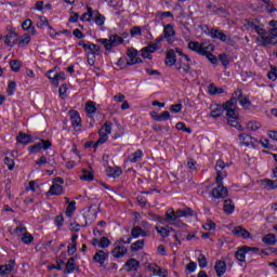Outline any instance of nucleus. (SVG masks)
<instances>
[{
  "label": "nucleus",
  "instance_id": "nucleus-33",
  "mask_svg": "<svg viewBox=\"0 0 277 277\" xmlns=\"http://www.w3.org/2000/svg\"><path fill=\"white\" fill-rule=\"evenodd\" d=\"M143 156H144V153L142 151V149H138L134 151L132 156L129 157V161L131 163H137V161H140V159H142Z\"/></svg>",
  "mask_w": 277,
  "mask_h": 277
},
{
  "label": "nucleus",
  "instance_id": "nucleus-34",
  "mask_svg": "<svg viewBox=\"0 0 277 277\" xmlns=\"http://www.w3.org/2000/svg\"><path fill=\"white\" fill-rule=\"evenodd\" d=\"M144 239H141V240H136L135 242H133L131 246H130V250L132 252H137L138 250H143L144 249Z\"/></svg>",
  "mask_w": 277,
  "mask_h": 277
},
{
  "label": "nucleus",
  "instance_id": "nucleus-13",
  "mask_svg": "<svg viewBox=\"0 0 277 277\" xmlns=\"http://www.w3.org/2000/svg\"><path fill=\"white\" fill-rule=\"evenodd\" d=\"M69 118L71 120V124L76 131L81 130V117L77 110L69 111Z\"/></svg>",
  "mask_w": 277,
  "mask_h": 277
},
{
  "label": "nucleus",
  "instance_id": "nucleus-19",
  "mask_svg": "<svg viewBox=\"0 0 277 277\" xmlns=\"http://www.w3.org/2000/svg\"><path fill=\"white\" fill-rule=\"evenodd\" d=\"M214 269L216 272V276L222 277L226 274V262L220 260L215 263Z\"/></svg>",
  "mask_w": 277,
  "mask_h": 277
},
{
  "label": "nucleus",
  "instance_id": "nucleus-61",
  "mask_svg": "<svg viewBox=\"0 0 277 277\" xmlns=\"http://www.w3.org/2000/svg\"><path fill=\"white\" fill-rule=\"evenodd\" d=\"M268 79H271V81H276L277 79V68L276 67H272L271 71L267 75Z\"/></svg>",
  "mask_w": 277,
  "mask_h": 277
},
{
  "label": "nucleus",
  "instance_id": "nucleus-50",
  "mask_svg": "<svg viewBox=\"0 0 277 277\" xmlns=\"http://www.w3.org/2000/svg\"><path fill=\"white\" fill-rule=\"evenodd\" d=\"M199 267L205 268L209 265V261H207V256L205 254H200L198 258Z\"/></svg>",
  "mask_w": 277,
  "mask_h": 277
},
{
  "label": "nucleus",
  "instance_id": "nucleus-37",
  "mask_svg": "<svg viewBox=\"0 0 277 277\" xmlns=\"http://www.w3.org/2000/svg\"><path fill=\"white\" fill-rule=\"evenodd\" d=\"M238 119L239 118L227 119V123L229 124V127H234L238 131H243V127H241V124H239Z\"/></svg>",
  "mask_w": 277,
  "mask_h": 277
},
{
  "label": "nucleus",
  "instance_id": "nucleus-63",
  "mask_svg": "<svg viewBox=\"0 0 277 277\" xmlns=\"http://www.w3.org/2000/svg\"><path fill=\"white\" fill-rule=\"evenodd\" d=\"M144 49L147 50L149 54H151V53H155V51H157V49H159V45H157V43H151V44L145 47Z\"/></svg>",
  "mask_w": 277,
  "mask_h": 277
},
{
  "label": "nucleus",
  "instance_id": "nucleus-44",
  "mask_svg": "<svg viewBox=\"0 0 277 277\" xmlns=\"http://www.w3.org/2000/svg\"><path fill=\"white\" fill-rule=\"evenodd\" d=\"M29 42H31V36H29V34H24L21 38H19V44L22 47H27V44H29Z\"/></svg>",
  "mask_w": 277,
  "mask_h": 277
},
{
  "label": "nucleus",
  "instance_id": "nucleus-35",
  "mask_svg": "<svg viewBox=\"0 0 277 277\" xmlns=\"http://www.w3.org/2000/svg\"><path fill=\"white\" fill-rule=\"evenodd\" d=\"M163 34L166 38H172L173 36H175L176 32L174 31V26H172V24H168L167 26H164Z\"/></svg>",
  "mask_w": 277,
  "mask_h": 277
},
{
  "label": "nucleus",
  "instance_id": "nucleus-59",
  "mask_svg": "<svg viewBox=\"0 0 277 277\" xmlns=\"http://www.w3.org/2000/svg\"><path fill=\"white\" fill-rule=\"evenodd\" d=\"M131 236H123L119 240H117L115 243H118L119 246H122V243L129 245L131 243Z\"/></svg>",
  "mask_w": 277,
  "mask_h": 277
},
{
  "label": "nucleus",
  "instance_id": "nucleus-56",
  "mask_svg": "<svg viewBox=\"0 0 277 277\" xmlns=\"http://www.w3.org/2000/svg\"><path fill=\"white\" fill-rule=\"evenodd\" d=\"M258 1H262V3H264V5L269 14H272V12H276V8H274V5H272L269 3V0H258Z\"/></svg>",
  "mask_w": 277,
  "mask_h": 277
},
{
  "label": "nucleus",
  "instance_id": "nucleus-49",
  "mask_svg": "<svg viewBox=\"0 0 277 277\" xmlns=\"http://www.w3.org/2000/svg\"><path fill=\"white\" fill-rule=\"evenodd\" d=\"M16 91V82L15 81H9V85L6 89V92L9 96L14 95V92Z\"/></svg>",
  "mask_w": 277,
  "mask_h": 277
},
{
  "label": "nucleus",
  "instance_id": "nucleus-38",
  "mask_svg": "<svg viewBox=\"0 0 277 277\" xmlns=\"http://www.w3.org/2000/svg\"><path fill=\"white\" fill-rule=\"evenodd\" d=\"M156 230L159 235H161V237H163V239H166V237L170 236V230H174L173 228L170 227H156Z\"/></svg>",
  "mask_w": 277,
  "mask_h": 277
},
{
  "label": "nucleus",
  "instance_id": "nucleus-27",
  "mask_svg": "<svg viewBox=\"0 0 277 277\" xmlns=\"http://www.w3.org/2000/svg\"><path fill=\"white\" fill-rule=\"evenodd\" d=\"M49 193L51 194V196H62V194H64V188L62 187V185L53 183V185L50 187Z\"/></svg>",
  "mask_w": 277,
  "mask_h": 277
},
{
  "label": "nucleus",
  "instance_id": "nucleus-60",
  "mask_svg": "<svg viewBox=\"0 0 277 277\" xmlns=\"http://www.w3.org/2000/svg\"><path fill=\"white\" fill-rule=\"evenodd\" d=\"M163 120H170V111L164 110L160 114V117H157L158 122H161Z\"/></svg>",
  "mask_w": 277,
  "mask_h": 277
},
{
  "label": "nucleus",
  "instance_id": "nucleus-2",
  "mask_svg": "<svg viewBox=\"0 0 277 277\" xmlns=\"http://www.w3.org/2000/svg\"><path fill=\"white\" fill-rule=\"evenodd\" d=\"M188 49L190 51H195V53H198V55H205L206 51H215V47L212 43H200L198 41H189Z\"/></svg>",
  "mask_w": 277,
  "mask_h": 277
},
{
  "label": "nucleus",
  "instance_id": "nucleus-21",
  "mask_svg": "<svg viewBox=\"0 0 277 277\" xmlns=\"http://www.w3.org/2000/svg\"><path fill=\"white\" fill-rule=\"evenodd\" d=\"M164 64L167 66H174V64H176V52L174 50H169L167 52Z\"/></svg>",
  "mask_w": 277,
  "mask_h": 277
},
{
  "label": "nucleus",
  "instance_id": "nucleus-36",
  "mask_svg": "<svg viewBox=\"0 0 277 277\" xmlns=\"http://www.w3.org/2000/svg\"><path fill=\"white\" fill-rule=\"evenodd\" d=\"M213 51H214V50H207V51L203 53V56L207 57L211 64H217V57L212 54Z\"/></svg>",
  "mask_w": 277,
  "mask_h": 277
},
{
  "label": "nucleus",
  "instance_id": "nucleus-51",
  "mask_svg": "<svg viewBox=\"0 0 277 277\" xmlns=\"http://www.w3.org/2000/svg\"><path fill=\"white\" fill-rule=\"evenodd\" d=\"M14 233L18 237H23L27 233V227L19 225L15 228Z\"/></svg>",
  "mask_w": 277,
  "mask_h": 277
},
{
  "label": "nucleus",
  "instance_id": "nucleus-57",
  "mask_svg": "<svg viewBox=\"0 0 277 277\" xmlns=\"http://www.w3.org/2000/svg\"><path fill=\"white\" fill-rule=\"evenodd\" d=\"M265 3L263 1L255 0V3L251 6L256 10L258 12H263Z\"/></svg>",
  "mask_w": 277,
  "mask_h": 277
},
{
  "label": "nucleus",
  "instance_id": "nucleus-52",
  "mask_svg": "<svg viewBox=\"0 0 277 277\" xmlns=\"http://www.w3.org/2000/svg\"><path fill=\"white\" fill-rule=\"evenodd\" d=\"M80 179L81 181H94V175L90 171H83Z\"/></svg>",
  "mask_w": 277,
  "mask_h": 277
},
{
  "label": "nucleus",
  "instance_id": "nucleus-15",
  "mask_svg": "<svg viewBox=\"0 0 277 277\" xmlns=\"http://www.w3.org/2000/svg\"><path fill=\"white\" fill-rule=\"evenodd\" d=\"M115 246L116 247L113 250V256L115 259H122V256H124L127 254V252H129L127 247H124L123 245H118L115 242Z\"/></svg>",
  "mask_w": 277,
  "mask_h": 277
},
{
  "label": "nucleus",
  "instance_id": "nucleus-62",
  "mask_svg": "<svg viewBox=\"0 0 277 277\" xmlns=\"http://www.w3.org/2000/svg\"><path fill=\"white\" fill-rule=\"evenodd\" d=\"M4 163L5 166H8L9 170H14V159L10 158V157H5L4 158Z\"/></svg>",
  "mask_w": 277,
  "mask_h": 277
},
{
  "label": "nucleus",
  "instance_id": "nucleus-25",
  "mask_svg": "<svg viewBox=\"0 0 277 277\" xmlns=\"http://www.w3.org/2000/svg\"><path fill=\"white\" fill-rule=\"evenodd\" d=\"M223 211L226 213V215H232V213L235 211V203H233V200L226 199L224 201Z\"/></svg>",
  "mask_w": 277,
  "mask_h": 277
},
{
  "label": "nucleus",
  "instance_id": "nucleus-10",
  "mask_svg": "<svg viewBox=\"0 0 277 277\" xmlns=\"http://www.w3.org/2000/svg\"><path fill=\"white\" fill-rule=\"evenodd\" d=\"M216 187L212 189L213 198H226L228 196V189L224 187L223 181L221 183H216Z\"/></svg>",
  "mask_w": 277,
  "mask_h": 277
},
{
  "label": "nucleus",
  "instance_id": "nucleus-58",
  "mask_svg": "<svg viewBox=\"0 0 277 277\" xmlns=\"http://www.w3.org/2000/svg\"><path fill=\"white\" fill-rule=\"evenodd\" d=\"M111 246V241H109V238L102 237L100 240V248H109Z\"/></svg>",
  "mask_w": 277,
  "mask_h": 277
},
{
  "label": "nucleus",
  "instance_id": "nucleus-22",
  "mask_svg": "<svg viewBox=\"0 0 277 277\" xmlns=\"http://www.w3.org/2000/svg\"><path fill=\"white\" fill-rule=\"evenodd\" d=\"M124 267L127 272H137V267H140V262L135 259H130L126 262Z\"/></svg>",
  "mask_w": 277,
  "mask_h": 277
},
{
  "label": "nucleus",
  "instance_id": "nucleus-30",
  "mask_svg": "<svg viewBox=\"0 0 277 277\" xmlns=\"http://www.w3.org/2000/svg\"><path fill=\"white\" fill-rule=\"evenodd\" d=\"M93 16H94V11L92 10V6H88L87 12L82 14V16L80 17V21H82V23H90Z\"/></svg>",
  "mask_w": 277,
  "mask_h": 277
},
{
  "label": "nucleus",
  "instance_id": "nucleus-6",
  "mask_svg": "<svg viewBox=\"0 0 277 277\" xmlns=\"http://www.w3.org/2000/svg\"><path fill=\"white\" fill-rule=\"evenodd\" d=\"M224 109L227 111V120L232 118H239V114L237 113V97H233L229 102L225 103Z\"/></svg>",
  "mask_w": 277,
  "mask_h": 277
},
{
  "label": "nucleus",
  "instance_id": "nucleus-23",
  "mask_svg": "<svg viewBox=\"0 0 277 277\" xmlns=\"http://www.w3.org/2000/svg\"><path fill=\"white\" fill-rule=\"evenodd\" d=\"M106 174L107 176H110L111 179H118V176H120V174H122V169H120L119 167H108L106 169Z\"/></svg>",
  "mask_w": 277,
  "mask_h": 277
},
{
  "label": "nucleus",
  "instance_id": "nucleus-64",
  "mask_svg": "<svg viewBox=\"0 0 277 277\" xmlns=\"http://www.w3.org/2000/svg\"><path fill=\"white\" fill-rule=\"evenodd\" d=\"M156 276L168 277V269L158 266V269L156 271Z\"/></svg>",
  "mask_w": 277,
  "mask_h": 277
},
{
  "label": "nucleus",
  "instance_id": "nucleus-9",
  "mask_svg": "<svg viewBox=\"0 0 277 277\" xmlns=\"http://www.w3.org/2000/svg\"><path fill=\"white\" fill-rule=\"evenodd\" d=\"M224 168H226V163L223 162V160H217L215 163V170H216V183H222L224 179H226L227 173L224 171Z\"/></svg>",
  "mask_w": 277,
  "mask_h": 277
},
{
  "label": "nucleus",
  "instance_id": "nucleus-7",
  "mask_svg": "<svg viewBox=\"0 0 277 277\" xmlns=\"http://www.w3.org/2000/svg\"><path fill=\"white\" fill-rule=\"evenodd\" d=\"M52 144L49 140H40L38 143L31 145L28 147L29 153H32L36 155L37 153H40L41 150H49L51 148Z\"/></svg>",
  "mask_w": 277,
  "mask_h": 277
},
{
  "label": "nucleus",
  "instance_id": "nucleus-29",
  "mask_svg": "<svg viewBox=\"0 0 277 277\" xmlns=\"http://www.w3.org/2000/svg\"><path fill=\"white\" fill-rule=\"evenodd\" d=\"M77 239H79V236L77 234H74L71 237V243L68 246L67 252L70 256L77 252Z\"/></svg>",
  "mask_w": 277,
  "mask_h": 277
},
{
  "label": "nucleus",
  "instance_id": "nucleus-4",
  "mask_svg": "<svg viewBox=\"0 0 277 277\" xmlns=\"http://www.w3.org/2000/svg\"><path fill=\"white\" fill-rule=\"evenodd\" d=\"M97 42L104 45L106 51H111L114 47H118L119 44H122L124 42V39L118 35H111L109 39H98Z\"/></svg>",
  "mask_w": 277,
  "mask_h": 277
},
{
  "label": "nucleus",
  "instance_id": "nucleus-1",
  "mask_svg": "<svg viewBox=\"0 0 277 277\" xmlns=\"http://www.w3.org/2000/svg\"><path fill=\"white\" fill-rule=\"evenodd\" d=\"M194 215V210L190 208L177 209L174 211L173 208H170L164 213V222L168 224H174L180 217H192Z\"/></svg>",
  "mask_w": 277,
  "mask_h": 277
},
{
  "label": "nucleus",
  "instance_id": "nucleus-31",
  "mask_svg": "<svg viewBox=\"0 0 277 277\" xmlns=\"http://www.w3.org/2000/svg\"><path fill=\"white\" fill-rule=\"evenodd\" d=\"M210 36H212V38H217L222 42H226V34H224L222 30L212 29L210 30Z\"/></svg>",
  "mask_w": 277,
  "mask_h": 277
},
{
  "label": "nucleus",
  "instance_id": "nucleus-40",
  "mask_svg": "<svg viewBox=\"0 0 277 277\" xmlns=\"http://www.w3.org/2000/svg\"><path fill=\"white\" fill-rule=\"evenodd\" d=\"M262 241L268 246H274V243H276V236L274 234H268L262 238Z\"/></svg>",
  "mask_w": 277,
  "mask_h": 277
},
{
  "label": "nucleus",
  "instance_id": "nucleus-32",
  "mask_svg": "<svg viewBox=\"0 0 277 277\" xmlns=\"http://www.w3.org/2000/svg\"><path fill=\"white\" fill-rule=\"evenodd\" d=\"M77 269V264H75V258H69L65 267L66 274H72Z\"/></svg>",
  "mask_w": 277,
  "mask_h": 277
},
{
  "label": "nucleus",
  "instance_id": "nucleus-11",
  "mask_svg": "<svg viewBox=\"0 0 277 277\" xmlns=\"http://www.w3.org/2000/svg\"><path fill=\"white\" fill-rule=\"evenodd\" d=\"M16 269V261L10 260L6 264L0 265V276H8Z\"/></svg>",
  "mask_w": 277,
  "mask_h": 277
},
{
  "label": "nucleus",
  "instance_id": "nucleus-18",
  "mask_svg": "<svg viewBox=\"0 0 277 277\" xmlns=\"http://www.w3.org/2000/svg\"><path fill=\"white\" fill-rule=\"evenodd\" d=\"M233 98H236V102L239 101V103L242 107H249L250 106V100H248L247 97L241 96V90H237L234 93Z\"/></svg>",
  "mask_w": 277,
  "mask_h": 277
},
{
  "label": "nucleus",
  "instance_id": "nucleus-55",
  "mask_svg": "<svg viewBox=\"0 0 277 277\" xmlns=\"http://www.w3.org/2000/svg\"><path fill=\"white\" fill-rule=\"evenodd\" d=\"M135 64H142V58H140L137 56H133V57H131L130 61L126 62V66H133Z\"/></svg>",
  "mask_w": 277,
  "mask_h": 277
},
{
  "label": "nucleus",
  "instance_id": "nucleus-41",
  "mask_svg": "<svg viewBox=\"0 0 277 277\" xmlns=\"http://www.w3.org/2000/svg\"><path fill=\"white\" fill-rule=\"evenodd\" d=\"M261 127H262V124L259 121H249L247 123V129L249 131H259V129H261Z\"/></svg>",
  "mask_w": 277,
  "mask_h": 277
},
{
  "label": "nucleus",
  "instance_id": "nucleus-12",
  "mask_svg": "<svg viewBox=\"0 0 277 277\" xmlns=\"http://www.w3.org/2000/svg\"><path fill=\"white\" fill-rule=\"evenodd\" d=\"M47 77L52 81L53 85H60V81H64V79H66V74L64 72L54 74V70H50L47 72Z\"/></svg>",
  "mask_w": 277,
  "mask_h": 277
},
{
  "label": "nucleus",
  "instance_id": "nucleus-54",
  "mask_svg": "<svg viewBox=\"0 0 277 277\" xmlns=\"http://www.w3.org/2000/svg\"><path fill=\"white\" fill-rule=\"evenodd\" d=\"M10 66L14 72H18V70H21V62L16 60L11 61Z\"/></svg>",
  "mask_w": 277,
  "mask_h": 277
},
{
  "label": "nucleus",
  "instance_id": "nucleus-14",
  "mask_svg": "<svg viewBox=\"0 0 277 277\" xmlns=\"http://www.w3.org/2000/svg\"><path fill=\"white\" fill-rule=\"evenodd\" d=\"M239 142H241V144H243L245 146H252L254 148V146H258L259 141L248 134H240L239 135Z\"/></svg>",
  "mask_w": 277,
  "mask_h": 277
},
{
  "label": "nucleus",
  "instance_id": "nucleus-24",
  "mask_svg": "<svg viewBox=\"0 0 277 277\" xmlns=\"http://www.w3.org/2000/svg\"><path fill=\"white\" fill-rule=\"evenodd\" d=\"M224 104H223V107L220 106V105H213L211 106V113H210V116L212 118H220V116H222L224 114Z\"/></svg>",
  "mask_w": 277,
  "mask_h": 277
},
{
  "label": "nucleus",
  "instance_id": "nucleus-28",
  "mask_svg": "<svg viewBox=\"0 0 277 277\" xmlns=\"http://www.w3.org/2000/svg\"><path fill=\"white\" fill-rule=\"evenodd\" d=\"M87 55H98L101 53V47L94 43H90L87 45V50H84Z\"/></svg>",
  "mask_w": 277,
  "mask_h": 277
},
{
  "label": "nucleus",
  "instance_id": "nucleus-17",
  "mask_svg": "<svg viewBox=\"0 0 277 277\" xmlns=\"http://www.w3.org/2000/svg\"><path fill=\"white\" fill-rule=\"evenodd\" d=\"M17 38H18V34H16V31H14V30H11L4 37V44H6V47H12V45L16 44Z\"/></svg>",
  "mask_w": 277,
  "mask_h": 277
},
{
  "label": "nucleus",
  "instance_id": "nucleus-3",
  "mask_svg": "<svg viewBox=\"0 0 277 277\" xmlns=\"http://www.w3.org/2000/svg\"><path fill=\"white\" fill-rule=\"evenodd\" d=\"M269 30L267 34L262 36V40L265 44H277V22H269Z\"/></svg>",
  "mask_w": 277,
  "mask_h": 277
},
{
  "label": "nucleus",
  "instance_id": "nucleus-20",
  "mask_svg": "<svg viewBox=\"0 0 277 277\" xmlns=\"http://www.w3.org/2000/svg\"><path fill=\"white\" fill-rule=\"evenodd\" d=\"M260 185L261 187H263L264 189H276L277 187V182L274 180H269V179H264L260 181Z\"/></svg>",
  "mask_w": 277,
  "mask_h": 277
},
{
  "label": "nucleus",
  "instance_id": "nucleus-46",
  "mask_svg": "<svg viewBox=\"0 0 277 277\" xmlns=\"http://www.w3.org/2000/svg\"><path fill=\"white\" fill-rule=\"evenodd\" d=\"M75 205H77V202L75 201H71L68 206H67V209H66V215L68 217H70V215H72L75 213V210L77 209V207H75Z\"/></svg>",
  "mask_w": 277,
  "mask_h": 277
},
{
  "label": "nucleus",
  "instance_id": "nucleus-43",
  "mask_svg": "<svg viewBox=\"0 0 277 277\" xmlns=\"http://www.w3.org/2000/svg\"><path fill=\"white\" fill-rule=\"evenodd\" d=\"M94 23H96L100 27L102 25H105V16H103L101 13L95 11V17L93 18Z\"/></svg>",
  "mask_w": 277,
  "mask_h": 277
},
{
  "label": "nucleus",
  "instance_id": "nucleus-45",
  "mask_svg": "<svg viewBox=\"0 0 277 277\" xmlns=\"http://www.w3.org/2000/svg\"><path fill=\"white\" fill-rule=\"evenodd\" d=\"M85 111L87 114H95L96 113V105L94 102L90 101L85 104Z\"/></svg>",
  "mask_w": 277,
  "mask_h": 277
},
{
  "label": "nucleus",
  "instance_id": "nucleus-53",
  "mask_svg": "<svg viewBox=\"0 0 277 277\" xmlns=\"http://www.w3.org/2000/svg\"><path fill=\"white\" fill-rule=\"evenodd\" d=\"M23 243L29 245L31 241H34V236L31 234L27 233L22 236Z\"/></svg>",
  "mask_w": 277,
  "mask_h": 277
},
{
  "label": "nucleus",
  "instance_id": "nucleus-47",
  "mask_svg": "<svg viewBox=\"0 0 277 277\" xmlns=\"http://www.w3.org/2000/svg\"><path fill=\"white\" fill-rule=\"evenodd\" d=\"M202 228L205 230H215L216 228V225L213 221L211 220H208L203 225H202Z\"/></svg>",
  "mask_w": 277,
  "mask_h": 277
},
{
  "label": "nucleus",
  "instance_id": "nucleus-5",
  "mask_svg": "<svg viewBox=\"0 0 277 277\" xmlns=\"http://www.w3.org/2000/svg\"><path fill=\"white\" fill-rule=\"evenodd\" d=\"M256 252H259V248L243 246L238 248V250L235 253V256L237 261H239L240 263H246V256H250V254H254Z\"/></svg>",
  "mask_w": 277,
  "mask_h": 277
},
{
  "label": "nucleus",
  "instance_id": "nucleus-39",
  "mask_svg": "<svg viewBox=\"0 0 277 277\" xmlns=\"http://www.w3.org/2000/svg\"><path fill=\"white\" fill-rule=\"evenodd\" d=\"M17 142L19 144H29V142H31V136L21 132L19 135L17 136Z\"/></svg>",
  "mask_w": 277,
  "mask_h": 277
},
{
  "label": "nucleus",
  "instance_id": "nucleus-8",
  "mask_svg": "<svg viewBox=\"0 0 277 277\" xmlns=\"http://www.w3.org/2000/svg\"><path fill=\"white\" fill-rule=\"evenodd\" d=\"M109 134H111V122H106L100 130V138L97 140L96 144H105L109 137Z\"/></svg>",
  "mask_w": 277,
  "mask_h": 277
},
{
  "label": "nucleus",
  "instance_id": "nucleus-48",
  "mask_svg": "<svg viewBox=\"0 0 277 277\" xmlns=\"http://www.w3.org/2000/svg\"><path fill=\"white\" fill-rule=\"evenodd\" d=\"M131 235L134 239L142 237V227L135 226L131 230Z\"/></svg>",
  "mask_w": 277,
  "mask_h": 277
},
{
  "label": "nucleus",
  "instance_id": "nucleus-42",
  "mask_svg": "<svg viewBox=\"0 0 277 277\" xmlns=\"http://www.w3.org/2000/svg\"><path fill=\"white\" fill-rule=\"evenodd\" d=\"M209 94L215 95V94H222L224 93V89L216 88L215 84H210L208 88Z\"/></svg>",
  "mask_w": 277,
  "mask_h": 277
},
{
  "label": "nucleus",
  "instance_id": "nucleus-26",
  "mask_svg": "<svg viewBox=\"0 0 277 277\" xmlns=\"http://www.w3.org/2000/svg\"><path fill=\"white\" fill-rule=\"evenodd\" d=\"M93 261H95V263H100V265H103V263L107 261V253H105L103 250H100L94 254Z\"/></svg>",
  "mask_w": 277,
  "mask_h": 277
},
{
  "label": "nucleus",
  "instance_id": "nucleus-16",
  "mask_svg": "<svg viewBox=\"0 0 277 277\" xmlns=\"http://www.w3.org/2000/svg\"><path fill=\"white\" fill-rule=\"evenodd\" d=\"M233 234L235 235V237H241L242 239H250V237H252V235H250V232L241 226H236L233 229Z\"/></svg>",
  "mask_w": 277,
  "mask_h": 277
}]
</instances>
